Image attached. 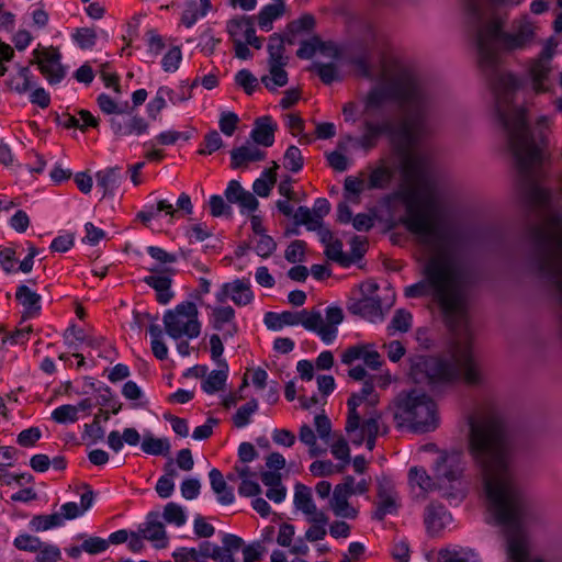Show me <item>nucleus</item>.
Listing matches in <instances>:
<instances>
[{
    "label": "nucleus",
    "mask_w": 562,
    "mask_h": 562,
    "mask_svg": "<svg viewBox=\"0 0 562 562\" xmlns=\"http://www.w3.org/2000/svg\"><path fill=\"white\" fill-rule=\"evenodd\" d=\"M434 88L417 71H389V143L392 166L398 170L396 195L403 201L402 222L423 249L424 279L405 289L408 297L431 294L452 333L448 348L436 357H418L411 367L416 383L485 381L472 356L468 308L473 274L465 259L461 228L451 220L450 205L437 186L430 153L419 144L432 133Z\"/></svg>",
    "instance_id": "nucleus-1"
},
{
    "label": "nucleus",
    "mask_w": 562,
    "mask_h": 562,
    "mask_svg": "<svg viewBox=\"0 0 562 562\" xmlns=\"http://www.w3.org/2000/svg\"><path fill=\"white\" fill-rule=\"evenodd\" d=\"M474 24L479 64L490 85L495 116L526 181L527 199L537 207H548L551 192L537 182L544 154L529 131L525 109L514 104L521 81L502 67L501 57V52L514 53L529 47L536 36V25L527 15L514 20L509 31L503 30L504 19L501 16Z\"/></svg>",
    "instance_id": "nucleus-2"
},
{
    "label": "nucleus",
    "mask_w": 562,
    "mask_h": 562,
    "mask_svg": "<svg viewBox=\"0 0 562 562\" xmlns=\"http://www.w3.org/2000/svg\"><path fill=\"white\" fill-rule=\"evenodd\" d=\"M468 450L480 471L488 510L506 538L508 562H544L529 552L525 524L530 505L515 473L513 437L498 412H485L470 424Z\"/></svg>",
    "instance_id": "nucleus-3"
},
{
    "label": "nucleus",
    "mask_w": 562,
    "mask_h": 562,
    "mask_svg": "<svg viewBox=\"0 0 562 562\" xmlns=\"http://www.w3.org/2000/svg\"><path fill=\"white\" fill-rule=\"evenodd\" d=\"M358 70L361 76L378 81L363 99L361 112L363 134L358 143L363 149L369 150L386 131V64L384 59L379 64L361 59L358 63Z\"/></svg>",
    "instance_id": "nucleus-4"
},
{
    "label": "nucleus",
    "mask_w": 562,
    "mask_h": 562,
    "mask_svg": "<svg viewBox=\"0 0 562 562\" xmlns=\"http://www.w3.org/2000/svg\"><path fill=\"white\" fill-rule=\"evenodd\" d=\"M394 420L415 432L434 431L439 425L437 404L424 392H402L395 401Z\"/></svg>",
    "instance_id": "nucleus-5"
},
{
    "label": "nucleus",
    "mask_w": 562,
    "mask_h": 562,
    "mask_svg": "<svg viewBox=\"0 0 562 562\" xmlns=\"http://www.w3.org/2000/svg\"><path fill=\"white\" fill-rule=\"evenodd\" d=\"M269 318L281 321L282 327L300 324L306 330L316 333L325 344H331L337 337L338 325L344 321V312L338 306H329L326 308L325 318L318 308L285 311L280 314L269 312Z\"/></svg>",
    "instance_id": "nucleus-6"
},
{
    "label": "nucleus",
    "mask_w": 562,
    "mask_h": 562,
    "mask_svg": "<svg viewBox=\"0 0 562 562\" xmlns=\"http://www.w3.org/2000/svg\"><path fill=\"white\" fill-rule=\"evenodd\" d=\"M465 460L460 450L442 451L434 463L436 487L450 503H460L467 495L462 481Z\"/></svg>",
    "instance_id": "nucleus-7"
},
{
    "label": "nucleus",
    "mask_w": 562,
    "mask_h": 562,
    "mask_svg": "<svg viewBox=\"0 0 562 562\" xmlns=\"http://www.w3.org/2000/svg\"><path fill=\"white\" fill-rule=\"evenodd\" d=\"M198 314L195 304L189 301L166 311L162 321L167 335L175 340L181 337L196 338L201 333Z\"/></svg>",
    "instance_id": "nucleus-8"
},
{
    "label": "nucleus",
    "mask_w": 562,
    "mask_h": 562,
    "mask_svg": "<svg viewBox=\"0 0 562 562\" xmlns=\"http://www.w3.org/2000/svg\"><path fill=\"white\" fill-rule=\"evenodd\" d=\"M378 291L379 285L372 280L361 283L351 292L347 303L348 312L372 323L382 322L384 318L382 299Z\"/></svg>",
    "instance_id": "nucleus-9"
},
{
    "label": "nucleus",
    "mask_w": 562,
    "mask_h": 562,
    "mask_svg": "<svg viewBox=\"0 0 562 562\" xmlns=\"http://www.w3.org/2000/svg\"><path fill=\"white\" fill-rule=\"evenodd\" d=\"M557 47L558 41L554 37L548 38L539 57L531 61L529 74L536 92L546 90L544 81L548 79L551 71V59L555 54Z\"/></svg>",
    "instance_id": "nucleus-10"
},
{
    "label": "nucleus",
    "mask_w": 562,
    "mask_h": 562,
    "mask_svg": "<svg viewBox=\"0 0 562 562\" xmlns=\"http://www.w3.org/2000/svg\"><path fill=\"white\" fill-rule=\"evenodd\" d=\"M362 403H367L370 406H374L379 403V397L374 393V387L368 381L364 382L361 391L359 393L351 394L347 402L348 416L345 427L346 432L355 431L359 427L361 416L358 413L357 408Z\"/></svg>",
    "instance_id": "nucleus-11"
},
{
    "label": "nucleus",
    "mask_w": 562,
    "mask_h": 562,
    "mask_svg": "<svg viewBox=\"0 0 562 562\" xmlns=\"http://www.w3.org/2000/svg\"><path fill=\"white\" fill-rule=\"evenodd\" d=\"M36 64L41 72L48 80L50 85L60 82L66 71L60 63V53L57 48H45L42 52L35 50Z\"/></svg>",
    "instance_id": "nucleus-12"
},
{
    "label": "nucleus",
    "mask_w": 562,
    "mask_h": 562,
    "mask_svg": "<svg viewBox=\"0 0 562 562\" xmlns=\"http://www.w3.org/2000/svg\"><path fill=\"white\" fill-rule=\"evenodd\" d=\"M525 0H464V5L473 23L485 22L492 16H498L494 9L499 5L516 7Z\"/></svg>",
    "instance_id": "nucleus-13"
},
{
    "label": "nucleus",
    "mask_w": 562,
    "mask_h": 562,
    "mask_svg": "<svg viewBox=\"0 0 562 562\" xmlns=\"http://www.w3.org/2000/svg\"><path fill=\"white\" fill-rule=\"evenodd\" d=\"M228 297L238 306L248 305L254 300L250 282L245 279H236L233 282L224 283L216 293V300L220 303H225Z\"/></svg>",
    "instance_id": "nucleus-14"
},
{
    "label": "nucleus",
    "mask_w": 562,
    "mask_h": 562,
    "mask_svg": "<svg viewBox=\"0 0 562 562\" xmlns=\"http://www.w3.org/2000/svg\"><path fill=\"white\" fill-rule=\"evenodd\" d=\"M110 126L115 136L125 137L131 135L140 136L148 132V122L138 115H133L127 119L112 117Z\"/></svg>",
    "instance_id": "nucleus-15"
},
{
    "label": "nucleus",
    "mask_w": 562,
    "mask_h": 562,
    "mask_svg": "<svg viewBox=\"0 0 562 562\" xmlns=\"http://www.w3.org/2000/svg\"><path fill=\"white\" fill-rule=\"evenodd\" d=\"M294 223L296 225H305L308 231H315L324 246L335 239L331 231L323 226V221L312 220V213L307 206H299L294 214Z\"/></svg>",
    "instance_id": "nucleus-16"
},
{
    "label": "nucleus",
    "mask_w": 562,
    "mask_h": 562,
    "mask_svg": "<svg viewBox=\"0 0 562 562\" xmlns=\"http://www.w3.org/2000/svg\"><path fill=\"white\" fill-rule=\"evenodd\" d=\"M451 520V514L442 505L431 504L427 506L425 525L431 536H437Z\"/></svg>",
    "instance_id": "nucleus-17"
},
{
    "label": "nucleus",
    "mask_w": 562,
    "mask_h": 562,
    "mask_svg": "<svg viewBox=\"0 0 562 562\" xmlns=\"http://www.w3.org/2000/svg\"><path fill=\"white\" fill-rule=\"evenodd\" d=\"M144 539L155 543L156 548H165L167 544V537L164 524L158 520V514L150 513L146 521L139 528Z\"/></svg>",
    "instance_id": "nucleus-18"
},
{
    "label": "nucleus",
    "mask_w": 562,
    "mask_h": 562,
    "mask_svg": "<svg viewBox=\"0 0 562 562\" xmlns=\"http://www.w3.org/2000/svg\"><path fill=\"white\" fill-rule=\"evenodd\" d=\"M277 124L270 116H261L255 121V126L250 133V138L256 145L270 147L274 143V132Z\"/></svg>",
    "instance_id": "nucleus-19"
},
{
    "label": "nucleus",
    "mask_w": 562,
    "mask_h": 562,
    "mask_svg": "<svg viewBox=\"0 0 562 562\" xmlns=\"http://www.w3.org/2000/svg\"><path fill=\"white\" fill-rule=\"evenodd\" d=\"M266 153L254 144H247L231 151L232 168L237 169L247 166L249 162L263 160Z\"/></svg>",
    "instance_id": "nucleus-20"
},
{
    "label": "nucleus",
    "mask_w": 562,
    "mask_h": 562,
    "mask_svg": "<svg viewBox=\"0 0 562 562\" xmlns=\"http://www.w3.org/2000/svg\"><path fill=\"white\" fill-rule=\"evenodd\" d=\"M121 168L110 167L95 173L97 186L103 190V198L113 195L122 181Z\"/></svg>",
    "instance_id": "nucleus-21"
},
{
    "label": "nucleus",
    "mask_w": 562,
    "mask_h": 562,
    "mask_svg": "<svg viewBox=\"0 0 562 562\" xmlns=\"http://www.w3.org/2000/svg\"><path fill=\"white\" fill-rule=\"evenodd\" d=\"M41 295L26 284L16 288L15 300L24 307L27 316L37 315L41 311Z\"/></svg>",
    "instance_id": "nucleus-22"
},
{
    "label": "nucleus",
    "mask_w": 562,
    "mask_h": 562,
    "mask_svg": "<svg viewBox=\"0 0 562 562\" xmlns=\"http://www.w3.org/2000/svg\"><path fill=\"white\" fill-rule=\"evenodd\" d=\"M144 282L156 291V297L160 304L165 305L173 297L170 277L165 274L147 276L144 278Z\"/></svg>",
    "instance_id": "nucleus-23"
},
{
    "label": "nucleus",
    "mask_w": 562,
    "mask_h": 562,
    "mask_svg": "<svg viewBox=\"0 0 562 562\" xmlns=\"http://www.w3.org/2000/svg\"><path fill=\"white\" fill-rule=\"evenodd\" d=\"M325 255L329 260H333L342 267H349L362 257V252L356 247H353V256L345 254L342 250V243L337 238L325 246Z\"/></svg>",
    "instance_id": "nucleus-24"
},
{
    "label": "nucleus",
    "mask_w": 562,
    "mask_h": 562,
    "mask_svg": "<svg viewBox=\"0 0 562 562\" xmlns=\"http://www.w3.org/2000/svg\"><path fill=\"white\" fill-rule=\"evenodd\" d=\"M211 487L217 495V501L222 505H229L234 502L235 496L233 490L227 486L223 474L217 469H212L209 473Z\"/></svg>",
    "instance_id": "nucleus-25"
},
{
    "label": "nucleus",
    "mask_w": 562,
    "mask_h": 562,
    "mask_svg": "<svg viewBox=\"0 0 562 562\" xmlns=\"http://www.w3.org/2000/svg\"><path fill=\"white\" fill-rule=\"evenodd\" d=\"M349 496L350 494L342 493L341 487H335L333 497L330 499V507L336 516L349 519L357 517V509H355L348 503Z\"/></svg>",
    "instance_id": "nucleus-26"
},
{
    "label": "nucleus",
    "mask_w": 562,
    "mask_h": 562,
    "mask_svg": "<svg viewBox=\"0 0 562 562\" xmlns=\"http://www.w3.org/2000/svg\"><path fill=\"white\" fill-rule=\"evenodd\" d=\"M218 370H213L202 382V390L207 394H213L223 389L227 380L228 366L223 360H217Z\"/></svg>",
    "instance_id": "nucleus-27"
},
{
    "label": "nucleus",
    "mask_w": 562,
    "mask_h": 562,
    "mask_svg": "<svg viewBox=\"0 0 562 562\" xmlns=\"http://www.w3.org/2000/svg\"><path fill=\"white\" fill-rule=\"evenodd\" d=\"M439 562H480L477 554L470 548H447L438 553Z\"/></svg>",
    "instance_id": "nucleus-28"
},
{
    "label": "nucleus",
    "mask_w": 562,
    "mask_h": 562,
    "mask_svg": "<svg viewBox=\"0 0 562 562\" xmlns=\"http://www.w3.org/2000/svg\"><path fill=\"white\" fill-rule=\"evenodd\" d=\"M235 317V311L231 306L215 307L212 313V324L216 330H222L225 324H229L231 328L224 333V338L232 337L237 328L236 325L233 324V319Z\"/></svg>",
    "instance_id": "nucleus-29"
},
{
    "label": "nucleus",
    "mask_w": 562,
    "mask_h": 562,
    "mask_svg": "<svg viewBox=\"0 0 562 562\" xmlns=\"http://www.w3.org/2000/svg\"><path fill=\"white\" fill-rule=\"evenodd\" d=\"M285 65L269 64V75L261 77V82L270 91L284 87L288 83V74L283 69Z\"/></svg>",
    "instance_id": "nucleus-30"
},
{
    "label": "nucleus",
    "mask_w": 562,
    "mask_h": 562,
    "mask_svg": "<svg viewBox=\"0 0 562 562\" xmlns=\"http://www.w3.org/2000/svg\"><path fill=\"white\" fill-rule=\"evenodd\" d=\"M367 182V189H383L386 186V162L380 160L376 167H368V172H362Z\"/></svg>",
    "instance_id": "nucleus-31"
},
{
    "label": "nucleus",
    "mask_w": 562,
    "mask_h": 562,
    "mask_svg": "<svg viewBox=\"0 0 562 562\" xmlns=\"http://www.w3.org/2000/svg\"><path fill=\"white\" fill-rule=\"evenodd\" d=\"M284 2H276L265 5L258 14L259 26L268 32L272 29V22L284 13Z\"/></svg>",
    "instance_id": "nucleus-32"
},
{
    "label": "nucleus",
    "mask_w": 562,
    "mask_h": 562,
    "mask_svg": "<svg viewBox=\"0 0 562 562\" xmlns=\"http://www.w3.org/2000/svg\"><path fill=\"white\" fill-rule=\"evenodd\" d=\"M171 446L167 438H155L153 435H145L142 441L143 452L151 456H168Z\"/></svg>",
    "instance_id": "nucleus-33"
},
{
    "label": "nucleus",
    "mask_w": 562,
    "mask_h": 562,
    "mask_svg": "<svg viewBox=\"0 0 562 562\" xmlns=\"http://www.w3.org/2000/svg\"><path fill=\"white\" fill-rule=\"evenodd\" d=\"M248 27H254L251 18L239 16L229 20L227 22V32L233 43H237V41L245 42L248 36Z\"/></svg>",
    "instance_id": "nucleus-34"
},
{
    "label": "nucleus",
    "mask_w": 562,
    "mask_h": 562,
    "mask_svg": "<svg viewBox=\"0 0 562 562\" xmlns=\"http://www.w3.org/2000/svg\"><path fill=\"white\" fill-rule=\"evenodd\" d=\"M269 64L286 65L288 58L284 57V40L283 37L274 33L269 37L268 44Z\"/></svg>",
    "instance_id": "nucleus-35"
},
{
    "label": "nucleus",
    "mask_w": 562,
    "mask_h": 562,
    "mask_svg": "<svg viewBox=\"0 0 562 562\" xmlns=\"http://www.w3.org/2000/svg\"><path fill=\"white\" fill-rule=\"evenodd\" d=\"M367 189V182L363 178L347 177L344 183V196L353 204L360 203L359 194Z\"/></svg>",
    "instance_id": "nucleus-36"
},
{
    "label": "nucleus",
    "mask_w": 562,
    "mask_h": 562,
    "mask_svg": "<svg viewBox=\"0 0 562 562\" xmlns=\"http://www.w3.org/2000/svg\"><path fill=\"white\" fill-rule=\"evenodd\" d=\"M409 483L413 486H418L423 492H430L437 490L435 477H430L426 470L423 468L414 467L409 470Z\"/></svg>",
    "instance_id": "nucleus-37"
},
{
    "label": "nucleus",
    "mask_w": 562,
    "mask_h": 562,
    "mask_svg": "<svg viewBox=\"0 0 562 562\" xmlns=\"http://www.w3.org/2000/svg\"><path fill=\"white\" fill-rule=\"evenodd\" d=\"M294 505L304 514L314 513L315 504L312 499L311 490L307 486L303 484H297L295 486Z\"/></svg>",
    "instance_id": "nucleus-38"
},
{
    "label": "nucleus",
    "mask_w": 562,
    "mask_h": 562,
    "mask_svg": "<svg viewBox=\"0 0 562 562\" xmlns=\"http://www.w3.org/2000/svg\"><path fill=\"white\" fill-rule=\"evenodd\" d=\"M101 418L104 422L109 420V412L100 409L99 413L94 416L93 422L91 424L85 425V436L89 437L93 443L104 438L105 431L101 426Z\"/></svg>",
    "instance_id": "nucleus-39"
},
{
    "label": "nucleus",
    "mask_w": 562,
    "mask_h": 562,
    "mask_svg": "<svg viewBox=\"0 0 562 562\" xmlns=\"http://www.w3.org/2000/svg\"><path fill=\"white\" fill-rule=\"evenodd\" d=\"M60 525H63V517L58 513L50 515H37L30 521L31 528L35 531H46Z\"/></svg>",
    "instance_id": "nucleus-40"
},
{
    "label": "nucleus",
    "mask_w": 562,
    "mask_h": 562,
    "mask_svg": "<svg viewBox=\"0 0 562 562\" xmlns=\"http://www.w3.org/2000/svg\"><path fill=\"white\" fill-rule=\"evenodd\" d=\"M100 110L105 114H130V105L127 102L116 103L110 95L101 93L97 99Z\"/></svg>",
    "instance_id": "nucleus-41"
},
{
    "label": "nucleus",
    "mask_w": 562,
    "mask_h": 562,
    "mask_svg": "<svg viewBox=\"0 0 562 562\" xmlns=\"http://www.w3.org/2000/svg\"><path fill=\"white\" fill-rule=\"evenodd\" d=\"M276 182L273 170H263L261 177L256 179L252 184L254 192L261 198H267Z\"/></svg>",
    "instance_id": "nucleus-42"
},
{
    "label": "nucleus",
    "mask_w": 562,
    "mask_h": 562,
    "mask_svg": "<svg viewBox=\"0 0 562 562\" xmlns=\"http://www.w3.org/2000/svg\"><path fill=\"white\" fill-rule=\"evenodd\" d=\"M312 70H315L319 76L321 80L325 85H330L334 81H338L341 79L339 70L337 66L333 63L323 64V63H314L311 67Z\"/></svg>",
    "instance_id": "nucleus-43"
},
{
    "label": "nucleus",
    "mask_w": 562,
    "mask_h": 562,
    "mask_svg": "<svg viewBox=\"0 0 562 562\" xmlns=\"http://www.w3.org/2000/svg\"><path fill=\"white\" fill-rule=\"evenodd\" d=\"M258 409V402L250 400L240 406L236 414L233 416V423L237 428H243L250 423V416Z\"/></svg>",
    "instance_id": "nucleus-44"
},
{
    "label": "nucleus",
    "mask_w": 562,
    "mask_h": 562,
    "mask_svg": "<svg viewBox=\"0 0 562 562\" xmlns=\"http://www.w3.org/2000/svg\"><path fill=\"white\" fill-rule=\"evenodd\" d=\"M283 166L292 172H297L303 167V156L299 147L291 145L285 150Z\"/></svg>",
    "instance_id": "nucleus-45"
},
{
    "label": "nucleus",
    "mask_w": 562,
    "mask_h": 562,
    "mask_svg": "<svg viewBox=\"0 0 562 562\" xmlns=\"http://www.w3.org/2000/svg\"><path fill=\"white\" fill-rule=\"evenodd\" d=\"M52 418L58 424L76 423L79 418L78 408L70 404L58 406L52 412Z\"/></svg>",
    "instance_id": "nucleus-46"
},
{
    "label": "nucleus",
    "mask_w": 562,
    "mask_h": 562,
    "mask_svg": "<svg viewBox=\"0 0 562 562\" xmlns=\"http://www.w3.org/2000/svg\"><path fill=\"white\" fill-rule=\"evenodd\" d=\"M310 471L314 476H329L336 472H342L344 465H336L329 460H317L310 465Z\"/></svg>",
    "instance_id": "nucleus-47"
},
{
    "label": "nucleus",
    "mask_w": 562,
    "mask_h": 562,
    "mask_svg": "<svg viewBox=\"0 0 562 562\" xmlns=\"http://www.w3.org/2000/svg\"><path fill=\"white\" fill-rule=\"evenodd\" d=\"M164 518L167 522L182 526L187 521L182 507L176 503H168L164 508Z\"/></svg>",
    "instance_id": "nucleus-48"
},
{
    "label": "nucleus",
    "mask_w": 562,
    "mask_h": 562,
    "mask_svg": "<svg viewBox=\"0 0 562 562\" xmlns=\"http://www.w3.org/2000/svg\"><path fill=\"white\" fill-rule=\"evenodd\" d=\"M36 553L37 562H58L61 558L59 548L47 542H43Z\"/></svg>",
    "instance_id": "nucleus-49"
},
{
    "label": "nucleus",
    "mask_w": 562,
    "mask_h": 562,
    "mask_svg": "<svg viewBox=\"0 0 562 562\" xmlns=\"http://www.w3.org/2000/svg\"><path fill=\"white\" fill-rule=\"evenodd\" d=\"M336 437L337 440L330 445V450L337 460L342 461L341 465L345 468L350 461V450L345 438L341 436Z\"/></svg>",
    "instance_id": "nucleus-50"
},
{
    "label": "nucleus",
    "mask_w": 562,
    "mask_h": 562,
    "mask_svg": "<svg viewBox=\"0 0 562 562\" xmlns=\"http://www.w3.org/2000/svg\"><path fill=\"white\" fill-rule=\"evenodd\" d=\"M205 15L206 13H202V10L199 9L196 1L191 0L187 3V8L182 13L181 22L187 27H191L200 18Z\"/></svg>",
    "instance_id": "nucleus-51"
},
{
    "label": "nucleus",
    "mask_w": 562,
    "mask_h": 562,
    "mask_svg": "<svg viewBox=\"0 0 562 562\" xmlns=\"http://www.w3.org/2000/svg\"><path fill=\"white\" fill-rule=\"evenodd\" d=\"M235 81L249 95L252 94L258 85L257 78L247 69L239 70L235 76Z\"/></svg>",
    "instance_id": "nucleus-52"
},
{
    "label": "nucleus",
    "mask_w": 562,
    "mask_h": 562,
    "mask_svg": "<svg viewBox=\"0 0 562 562\" xmlns=\"http://www.w3.org/2000/svg\"><path fill=\"white\" fill-rule=\"evenodd\" d=\"M42 543L37 537L31 535H20L13 541L16 549L29 552H36Z\"/></svg>",
    "instance_id": "nucleus-53"
},
{
    "label": "nucleus",
    "mask_w": 562,
    "mask_h": 562,
    "mask_svg": "<svg viewBox=\"0 0 562 562\" xmlns=\"http://www.w3.org/2000/svg\"><path fill=\"white\" fill-rule=\"evenodd\" d=\"M305 243L303 240H293L284 252V258L291 262L296 263L304 260Z\"/></svg>",
    "instance_id": "nucleus-54"
},
{
    "label": "nucleus",
    "mask_w": 562,
    "mask_h": 562,
    "mask_svg": "<svg viewBox=\"0 0 562 562\" xmlns=\"http://www.w3.org/2000/svg\"><path fill=\"white\" fill-rule=\"evenodd\" d=\"M74 38L82 49H88L94 46L97 34L93 29L81 27L76 31Z\"/></svg>",
    "instance_id": "nucleus-55"
},
{
    "label": "nucleus",
    "mask_w": 562,
    "mask_h": 562,
    "mask_svg": "<svg viewBox=\"0 0 562 562\" xmlns=\"http://www.w3.org/2000/svg\"><path fill=\"white\" fill-rule=\"evenodd\" d=\"M276 249H277V243L274 241V239L271 236L266 235V234H261V236L259 237V239L255 246V250H256L257 255L262 258L270 257L274 252Z\"/></svg>",
    "instance_id": "nucleus-56"
},
{
    "label": "nucleus",
    "mask_w": 562,
    "mask_h": 562,
    "mask_svg": "<svg viewBox=\"0 0 562 562\" xmlns=\"http://www.w3.org/2000/svg\"><path fill=\"white\" fill-rule=\"evenodd\" d=\"M393 329L398 331H407L412 326V315L406 310H397L391 322Z\"/></svg>",
    "instance_id": "nucleus-57"
},
{
    "label": "nucleus",
    "mask_w": 562,
    "mask_h": 562,
    "mask_svg": "<svg viewBox=\"0 0 562 562\" xmlns=\"http://www.w3.org/2000/svg\"><path fill=\"white\" fill-rule=\"evenodd\" d=\"M109 548V541L100 537H91L86 539L81 549L89 554H98L105 551Z\"/></svg>",
    "instance_id": "nucleus-58"
},
{
    "label": "nucleus",
    "mask_w": 562,
    "mask_h": 562,
    "mask_svg": "<svg viewBox=\"0 0 562 562\" xmlns=\"http://www.w3.org/2000/svg\"><path fill=\"white\" fill-rule=\"evenodd\" d=\"M182 54L178 46L172 47L162 58V68L165 71H176L179 68Z\"/></svg>",
    "instance_id": "nucleus-59"
},
{
    "label": "nucleus",
    "mask_w": 562,
    "mask_h": 562,
    "mask_svg": "<svg viewBox=\"0 0 562 562\" xmlns=\"http://www.w3.org/2000/svg\"><path fill=\"white\" fill-rule=\"evenodd\" d=\"M205 148L199 150L200 155H210L223 146V140L218 132L212 131L205 135Z\"/></svg>",
    "instance_id": "nucleus-60"
},
{
    "label": "nucleus",
    "mask_w": 562,
    "mask_h": 562,
    "mask_svg": "<svg viewBox=\"0 0 562 562\" xmlns=\"http://www.w3.org/2000/svg\"><path fill=\"white\" fill-rule=\"evenodd\" d=\"M239 119L234 112H224L220 119V128L222 133L232 136L237 127Z\"/></svg>",
    "instance_id": "nucleus-61"
},
{
    "label": "nucleus",
    "mask_w": 562,
    "mask_h": 562,
    "mask_svg": "<svg viewBox=\"0 0 562 562\" xmlns=\"http://www.w3.org/2000/svg\"><path fill=\"white\" fill-rule=\"evenodd\" d=\"M314 422L319 438L326 443H329L331 432V423L329 418L325 414H319L315 416Z\"/></svg>",
    "instance_id": "nucleus-62"
},
{
    "label": "nucleus",
    "mask_w": 562,
    "mask_h": 562,
    "mask_svg": "<svg viewBox=\"0 0 562 562\" xmlns=\"http://www.w3.org/2000/svg\"><path fill=\"white\" fill-rule=\"evenodd\" d=\"M148 255L161 265L173 263L178 259V255L170 254L160 247L149 246L147 248Z\"/></svg>",
    "instance_id": "nucleus-63"
},
{
    "label": "nucleus",
    "mask_w": 562,
    "mask_h": 562,
    "mask_svg": "<svg viewBox=\"0 0 562 562\" xmlns=\"http://www.w3.org/2000/svg\"><path fill=\"white\" fill-rule=\"evenodd\" d=\"M315 24V19L311 14H304L297 20H294L288 24V30L291 33H299L301 31H310Z\"/></svg>",
    "instance_id": "nucleus-64"
}]
</instances>
